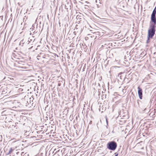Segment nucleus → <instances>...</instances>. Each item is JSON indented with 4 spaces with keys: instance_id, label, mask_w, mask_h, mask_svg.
<instances>
[{
    "instance_id": "22",
    "label": "nucleus",
    "mask_w": 156,
    "mask_h": 156,
    "mask_svg": "<svg viewBox=\"0 0 156 156\" xmlns=\"http://www.w3.org/2000/svg\"><path fill=\"white\" fill-rule=\"evenodd\" d=\"M96 2H97V0L96 1Z\"/></svg>"
},
{
    "instance_id": "11",
    "label": "nucleus",
    "mask_w": 156,
    "mask_h": 156,
    "mask_svg": "<svg viewBox=\"0 0 156 156\" xmlns=\"http://www.w3.org/2000/svg\"><path fill=\"white\" fill-rule=\"evenodd\" d=\"M25 154H26V153H25V154H24V152H23L21 153V156H24V155Z\"/></svg>"
},
{
    "instance_id": "21",
    "label": "nucleus",
    "mask_w": 156,
    "mask_h": 156,
    "mask_svg": "<svg viewBox=\"0 0 156 156\" xmlns=\"http://www.w3.org/2000/svg\"><path fill=\"white\" fill-rule=\"evenodd\" d=\"M58 86H60V84H58Z\"/></svg>"
},
{
    "instance_id": "5",
    "label": "nucleus",
    "mask_w": 156,
    "mask_h": 156,
    "mask_svg": "<svg viewBox=\"0 0 156 156\" xmlns=\"http://www.w3.org/2000/svg\"><path fill=\"white\" fill-rule=\"evenodd\" d=\"M124 113L123 112V110L122 109V110H120L119 112V115H120L121 116H125V115H124Z\"/></svg>"
},
{
    "instance_id": "16",
    "label": "nucleus",
    "mask_w": 156,
    "mask_h": 156,
    "mask_svg": "<svg viewBox=\"0 0 156 156\" xmlns=\"http://www.w3.org/2000/svg\"><path fill=\"white\" fill-rule=\"evenodd\" d=\"M150 39V38H149V39H148V37H147V43H148L149 42V41Z\"/></svg>"
},
{
    "instance_id": "14",
    "label": "nucleus",
    "mask_w": 156,
    "mask_h": 156,
    "mask_svg": "<svg viewBox=\"0 0 156 156\" xmlns=\"http://www.w3.org/2000/svg\"><path fill=\"white\" fill-rule=\"evenodd\" d=\"M119 77H120V79H122V78L123 77L122 76H121V75H120V76H119Z\"/></svg>"
},
{
    "instance_id": "19",
    "label": "nucleus",
    "mask_w": 156,
    "mask_h": 156,
    "mask_svg": "<svg viewBox=\"0 0 156 156\" xmlns=\"http://www.w3.org/2000/svg\"><path fill=\"white\" fill-rule=\"evenodd\" d=\"M106 122H107V124L108 125V121L107 119H106Z\"/></svg>"
},
{
    "instance_id": "20",
    "label": "nucleus",
    "mask_w": 156,
    "mask_h": 156,
    "mask_svg": "<svg viewBox=\"0 0 156 156\" xmlns=\"http://www.w3.org/2000/svg\"><path fill=\"white\" fill-rule=\"evenodd\" d=\"M0 137H1V138H2V136H0ZM1 140H0V141Z\"/></svg>"
},
{
    "instance_id": "18",
    "label": "nucleus",
    "mask_w": 156,
    "mask_h": 156,
    "mask_svg": "<svg viewBox=\"0 0 156 156\" xmlns=\"http://www.w3.org/2000/svg\"><path fill=\"white\" fill-rule=\"evenodd\" d=\"M92 121H90V122L89 124H91L92 123Z\"/></svg>"
},
{
    "instance_id": "4",
    "label": "nucleus",
    "mask_w": 156,
    "mask_h": 156,
    "mask_svg": "<svg viewBox=\"0 0 156 156\" xmlns=\"http://www.w3.org/2000/svg\"><path fill=\"white\" fill-rule=\"evenodd\" d=\"M138 94L139 97V98L140 99H142L143 97V94H142V90L141 88H140L139 86L138 88Z\"/></svg>"
},
{
    "instance_id": "2",
    "label": "nucleus",
    "mask_w": 156,
    "mask_h": 156,
    "mask_svg": "<svg viewBox=\"0 0 156 156\" xmlns=\"http://www.w3.org/2000/svg\"><path fill=\"white\" fill-rule=\"evenodd\" d=\"M117 144L114 141H112L108 142L106 145L107 148L112 151H115L117 148Z\"/></svg>"
},
{
    "instance_id": "8",
    "label": "nucleus",
    "mask_w": 156,
    "mask_h": 156,
    "mask_svg": "<svg viewBox=\"0 0 156 156\" xmlns=\"http://www.w3.org/2000/svg\"><path fill=\"white\" fill-rule=\"evenodd\" d=\"M13 150L11 148H10L8 153L7 154H9L11 153L12 152Z\"/></svg>"
},
{
    "instance_id": "3",
    "label": "nucleus",
    "mask_w": 156,
    "mask_h": 156,
    "mask_svg": "<svg viewBox=\"0 0 156 156\" xmlns=\"http://www.w3.org/2000/svg\"><path fill=\"white\" fill-rule=\"evenodd\" d=\"M150 25L156 26V16L155 14L154 15H151Z\"/></svg>"
},
{
    "instance_id": "9",
    "label": "nucleus",
    "mask_w": 156,
    "mask_h": 156,
    "mask_svg": "<svg viewBox=\"0 0 156 156\" xmlns=\"http://www.w3.org/2000/svg\"><path fill=\"white\" fill-rule=\"evenodd\" d=\"M22 62H23L22 61H20L18 63L20 64V66H21L22 65H23L22 63H21Z\"/></svg>"
},
{
    "instance_id": "10",
    "label": "nucleus",
    "mask_w": 156,
    "mask_h": 156,
    "mask_svg": "<svg viewBox=\"0 0 156 156\" xmlns=\"http://www.w3.org/2000/svg\"><path fill=\"white\" fill-rule=\"evenodd\" d=\"M114 154H115V155L114 156H118V153H114Z\"/></svg>"
},
{
    "instance_id": "15",
    "label": "nucleus",
    "mask_w": 156,
    "mask_h": 156,
    "mask_svg": "<svg viewBox=\"0 0 156 156\" xmlns=\"http://www.w3.org/2000/svg\"><path fill=\"white\" fill-rule=\"evenodd\" d=\"M122 74V72H120V73L119 74V75H118V77H119V76L121 75Z\"/></svg>"
},
{
    "instance_id": "1",
    "label": "nucleus",
    "mask_w": 156,
    "mask_h": 156,
    "mask_svg": "<svg viewBox=\"0 0 156 156\" xmlns=\"http://www.w3.org/2000/svg\"><path fill=\"white\" fill-rule=\"evenodd\" d=\"M156 26L150 25L148 30L147 37L148 39L152 38L155 34Z\"/></svg>"
},
{
    "instance_id": "17",
    "label": "nucleus",
    "mask_w": 156,
    "mask_h": 156,
    "mask_svg": "<svg viewBox=\"0 0 156 156\" xmlns=\"http://www.w3.org/2000/svg\"><path fill=\"white\" fill-rule=\"evenodd\" d=\"M139 101H140L139 100H137V103H138V104H139Z\"/></svg>"
},
{
    "instance_id": "12",
    "label": "nucleus",
    "mask_w": 156,
    "mask_h": 156,
    "mask_svg": "<svg viewBox=\"0 0 156 156\" xmlns=\"http://www.w3.org/2000/svg\"><path fill=\"white\" fill-rule=\"evenodd\" d=\"M21 68H22L24 69H26L27 68V67L26 66H22V67H21Z\"/></svg>"
},
{
    "instance_id": "7",
    "label": "nucleus",
    "mask_w": 156,
    "mask_h": 156,
    "mask_svg": "<svg viewBox=\"0 0 156 156\" xmlns=\"http://www.w3.org/2000/svg\"><path fill=\"white\" fill-rule=\"evenodd\" d=\"M25 42L24 41V40L23 39L22 40H21L20 41V43L19 45H21V44H22V46H23V44L25 43Z\"/></svg>"
},
{
    "instance_id": "13",
    "label": "nucleus",
    "mask_w": 156,
    "mask_h": 156,
    "mask_svg": "<svg viewBox=\"0 0 156 156\" xmlns=\"http://www.w3.org/2000/svg\"><path fill=\"white\" fill-rule=\"evenodd\" d=\"M19 92H20L23 91V89H22L21 88H20L19 89Z\"/></svg>"
},
{
    "instance_id": "6",
    "label": "nucleus",
    "mask_w": 156,
    "mask_h": 156,
    "mask_svg": "<svg viewBox=\"0 0 156 156\" xmlns=\"http://www.w3.org/2000/svg\"><path fill=\"white\" fill-rule=\"evenodd\" d=\"M154 14H156V6L154 9L151 14L154 15Z\"/></svg>"
}]
</instances>
